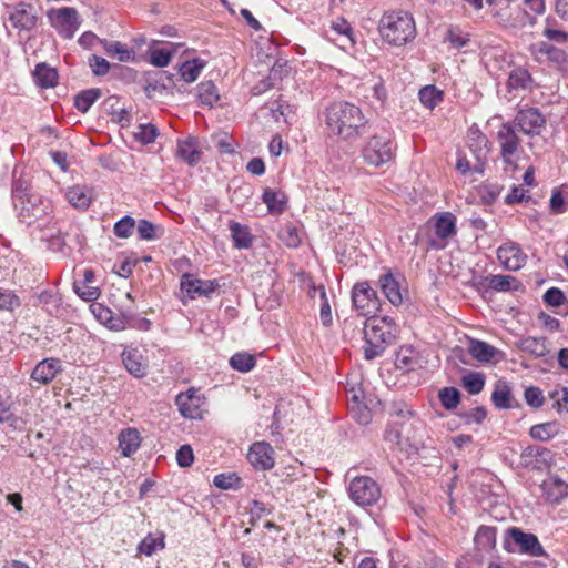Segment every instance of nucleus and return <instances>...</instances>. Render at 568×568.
I'll return each instance as SVG.
<instances>
[{
    "label": "nucleus",
    "instance_id": "052dcab7",
    "mask_svg": "<svg viewBox=\"0 0 568 568\" xmlns=\"http://www.w3.org/2000/svg\"><path fill=\"white\" fill-rule=\"evenodd\" d=\"M89 64L95 75H104L110 70V63L104 58L99 55H92Z\"/></svg>",
    "mask_w": 568,
    "mask_h": 568
},
{
    "label": "nucleus",
    "instance_id": "3c124183",
    "mask_svg": "<svg viewBox=\"0 0 568 568\" xmlns=\"http://www.w3.org/2000/svg\"><path fill=\"white\" fill-rule=\"evenodd\" d=\"M20 304V298L12 291L0 288V311L13 312Z\"/></svg>",
    "mask_w": 568,
    "mask_h": 568
},
{
    "label": "nucleus",
    "instance_id": "6e6552de",
    "mask_svg": "<svg viewBox=\"0 0 568 568\" xmlns=\"http://www.w3.org/2000/svg\"><path fill=\"white\" fill-rule=\"evenodd\" d=\"M351 499L359 506L374 505L381 497L378 484L368 476L354 478L348 487Z\"/></svg>",
    "mask_w": 568,
    "mask_h": 568
},
{
    "label": "nucleus",
    "instance_id": "5701e85b",
    "mask_svg": "<svg viewBox=\"0 0 568 568\" xmlns=\"http://www.w3.org/2000/svg\"><path fill=\"white\" fill-rule=\"evenodd\" d=\"M469 148L474 151L475 156L478 161L474 166V171L477 173H484V163L487 155V138L480 131L476 130L470 133Z\"/></svg>",
    "mask_w": 568,
    "mask_h": 568
},
{
    "label": "nucleus",
    "instance_id": "c85d7f7f",
    "mask_svg": "<svg viewBox=\"0 0 568 568\" xmlns=\"http://www.w3.org/2000/svg\"><path fill=\"white\" fill-rule=\"evenodd\" d=\"M105 53L110 57L118 58L121 62H129L134 60V51L129 49L126 44H123L119 41H100Z\"/></svg>",
    "mask_w": 568,
    "mask_h": 568
},
{
    "label": "nucleus",
    "instance_id": "7ed1b4c3",
    "mask_svg": "<svg viewBox=\"0 0 568 568\" xmlns=\"http://www.w3.org/2000/svg\"><path fill=\"white\" fill-rule=\"evenodd\" d=\"M378 29L382 38L392 45H403L416 36L412 14L402 10L384 13Z\"/></svg>",
    "mask_w": 568,
    "mask_h": 568
},
{
    "label": "nucleus",
    "instance_id": "bb28decb",
    "mask_svg": "<svg viewBox=\"0 0 568 568\" xmlns=\"http://www.w3.org/2000/svg\"><path fill=\"white\" fill-rule=\"evenodd\" d=\"M518 347L536 358L544 357L549 353L547 339L545 337L528 336L518 342Z\"/></svg>",
    "mask_w": 568,
    "mask_h": 568
},
{
    "label": "nucleus",
    "instance_id": "a19ab883",
    "mask_svg": "<svg viewBox=\"0 0 568 568\" xmlns=\"http://www.w3.org/2000/svg\"><path fill=\"white\" fill-rule=\"evenodd\" d=\"M101 97V91L99 89H89L82 91L75 97L74 105L75 108L84 113L87 112L92 104Z\"/></svg>",
    "mask_w": 568,
    "mask_h": 568
},
{
    "label": "nucleus",
    "instance_id": "58836bf2",
    "mask_svg": "<svg viewBox=\"0 0 568 568\" xmlns=\"http://www.w3.org/2000/svg\"><path fill=\"white\" fill-rule=\"evenodd\" d=\"M532 79L530 73L521 68L515 69L508 77V87L510 90L527 89Z\"/></svg>",
    "mask_w": 568,
    "mask_h": 568
},
{
    "label": "nucleus",
    "instance_id": "603ef678",
    "mask_svg": "<svg viewBox=\"0 0 568 568\" xmlns=\"http://www.w3.org/2000/svg\"><path fill=\"white\" fill-rule=\"evenodd\" d=\"M135 227V221L133 217L126 215L114 224V234L120 239H128L132 235Z\"/></svg>",
    "mask_w": 568,
    "mask_h": 568
},
{
    "label": "nucleus",
    "instance_id": "79ce46f5",
    "mask_svg": "<svg viewBox=\"0 0 568 568\" xmlns=\"http://www.w3.org/2000/svg\"><path fill=\"white\" fill-rule=\"evenodd\" d=\"M255 357L248 353H235L230 358V365L233 369L246 373L254 368Z\"/></svg>",
    "mask_w": 568,
    "mask_h": 568
},
{
    "label": "nucleus",
    "instance_id": "4c0bfd02",
    "mask_svg": "<svg viewBox=\"0 0 568 568\" xmlns=\"http://www.w3.org/2000/svg\"><path fill=\"white\" fill-rule=\"evenodd\" d=\"M197 97L202 104L213 106L219 100V93L212 81L201 82L197 87Z\"/></svg>",
    "mask_w": 568,
    "mask_h": 568
},
{
    "label": "nucleus",
    "instance_id": "dca6fc26",
    "mask_svg": "<svg viewBox=\"0 0 568 568\" xmlns=\"http://www.w3.org/2000/svg\"><path fill=\"white\" fill-rule=\"evenodd\" d=\"M219 284L215 281H202L193 278L191 275L185 274L181 280V288L184 291L190 298L196 296H209L215 292Z\"/></svg>",
    "mask_w": 568,
    "mask_h": 568
},
{
    "label": "nucleus",
    "instance_id": "e2e57ef3",
    "mask_svg": "<svg viewBox=\"0 0 568 568\" xmlns=\"http://www.w3.org/2000/svg\"><path fill=\"white\" fill-rule=\"evenodd\" d=\"M545 454L548 455L549 452L538 446H530L523 452L521 459L525 466H530L532 465V462L530 460L532 457H542Z\"/></svg>",
    "mask_w": 568,
    "mask_h": 568
},
{
    "label": "nucleus",
    "instance_id": "69168bd1",
    "mask_svg": "<svg viewBox=\"0 0 568 568\" xmlns=\"http://www.w3.org/2000/svg\"><path fill=\"white\" fill-rule=\"evenodd\" d=\"M539 322L549 332H557L560 329V322L556 317H552L551 315L541 312L538 316Z\"/></svg>",
    "mask_w": 568,
    "mask_h": 568
},
{
    "label": "nucleus",
    "instance_id": "9b49d317",
    "mask_svg": "<svg viewBox=\"0 0 568 568\" xmlns=\"http://www.w3.org/2000/svg\"><path fill=\"white\" fill-rule=\"evenodd\" d=\"M497 141L501 149V156L505 163L513 164L514 155L518 151L519 139L515 126L510 123H504L497 132Z\"/></svg>",
    "mask_w": 568,
    "mask_h": 568
},
{
    "label": "nucleus",
    "instance_id": "de8ad7c7",
    "mask_svg": "<svg viewBox=\"0 0 568 568\" xmlns=\"http://www.w3.org/2000/svg\"><path fill=\"white\" fill-rule=\"evenodd\" d=\"M281 241L288 247H297L301 243V236L295 226L287 224L280 230Z\"/></svg>",
    "mask_w": 568,
    "mask_h": 568
},
{
    "label": "nucleus",
    "instance_id": "0e129e2a",
    "mask_svg": "<svg viewBox=\"0 0 568 568\" xmlns=\"http://www.w3.org/2000/svg\"><path fill=\"white\" fill-rule=\"evenodd\" d=\"M542 34L548 40L557 42V43H565L568 41V33L566 31L554 29L550 26H547L545 28V30L542 31Z\"/></svg>",
    "mask_w": 568,
    "mask_h": 568
},
{
    "label": "nucleus",
    "instance_id": "2eb2a0df",
    "mask_svg": "<svg viewBox=\"0 0 568 568\" xmlns=\"http://www.w3.org/2000/svg\"><path fill=\"white\" fill-rule=\"evenodd\" d=\"M65 199L74 209L85 211L94 199V191L87 184H75L67 189Z\"/></svg>",
    "mask_w": 568,
    "mask_h": 568
},
{
    "label": "nucleus",
    "instance_id": "473e14b6",
    "mask_svg": "<svg viewBox=\"0 0 568 568\" xmlns=\"http://www.w3.org/2000/svg\"><path fill=\"white\" fill-rule=\"evenodd\" d=\"M491 402L496 408L507 409L511 407V392L507 383L498 381L491 394Z\"/></svg>",
    "mask_w": 568,
    "mask_h": 568
},
{
    "label": "nucleus",
    "instance_id": "0eeeda50",
    "mask_svg": "<svg viewBox=\"0 0 568 568\" xmlns=\"http://www.w3.org/2000/svg\"><path fill=\"white\" fill-rule=\"evenodd\" d=\"M352 302L362 316H373L381 305L376 291L367 281L358 282L353 286Z\"/></svg>",
    "mask_w": 568,
    "mask_h": 568
},
{
    "label": "nucleus",
    "instance_id": "9d476101",
    "mask_svg": "<svg viewBox=\"0 0 568 568\" xmlns=\"http://www.w3.org/2000/svg\"><path fill=\"white\" fill-rule=\"evenodd\" d=\"M514 123L523 133L538 135L546 124V119L538 109L525 108L517 112Z\"/></svg>",
    "mask_w": 568,
    "mask_h": 568
},
{
    "label": "nucleus",
    "instance_id": "e433bc0d",
    "mask_svg": "<svg viewBox=\"0 0 568 568\" xmlns=\"http://www.w3.org/2000/svg\"><path fill=\"white\" fill-rule=\"evenodd\" d=\"M417 363L416 354L413 348L403 346L396 354L395 365L398 369L410 371Z\"/></svg>",
    "mask_w": 568,
    "mask_h": 568
},
{
    "label": "nucleus",
    "instance_id": "6ab92c4d",
    "mask_svg": "<svg viewBox=\"0 0 568 568\" xmlns=\"http://www.w3.org/2000/svg\"><path fill=\"white\" fill-rule=\"evenodd\" d=\"M61 371V362L58 358H44L32 371L31 378L39 384L45 385L54 379Z\"/></svg>",
    "mask_w": 568,
    "mask_h": 568
},
{
    "label": "nucleus",
    "instance_id": "774afa93",
    "mask_svg": "<svg viewBox=\"0 0 568 568\" xmlns=\"http://www.w3.org/2000/svg\"><path fill=\"white\" fill-rule=\"evenodd\" d=\"M549 427L550 424L535 425L530 428V435L536 439L547 440L550 438V433L548 432Z\"/></svg>",
    "mask_w": 568,
    "mask_h": 568
},
{
    "label": "nucleus",
    "instance_id": "680f3d73",
    "mask_svg": "<svg viewBox=\"0 0 568 568\" xmlns=\"http://www.w3.org/2000/svg\"><path fill=\"white\" fill-rule=\"evenodd\" d=\"M194 460L193 449L189 445H183L176 453V462L181 467H189Z\"/></svg>",
    "mask_w": 568,
    "mask_h": 568
},
{
    "label": "nucleus",
    "instance_id": "864d4df0",
    "mask_svg": "<svg viewBox=\"0 0 568 568\" xmlns=\"http://www.w3.org/2000/svg\"><path fill=\"white\" fill-rule=\"evenodd\" d=\"M544 302L552 307H559L568 304V300L560 288L551 287L544 294Z\"/></svg>",
    "mask_w": 568,
    "mask_h": 568
},
{
    "label": "nucleus",
    "instance_id": "ddd939ff",
    "mask_svg": "<svg viewBox=\"0 0 568 568\" xmlns=\"http://www.w3.org/2000/svg\"><path fill=\"white\" fill-rule=\"evenodd\" d=\"M247 459L255 469H272L275 464L274 449L266 442H256L250 447Z\"/></svg>",
    "mask_w": 568,
    "mask_h": 568
},
{
    "label": "nucleus",
    "instance_id": "4be33fe9",
    "mask_svg": "<svg viewBox=\"0 0 568 568\" xmlns=\"http://www.w3.org/2000/svg\"><path fill=\"white\" fill-rule=\"evenodd\" d=\"M531 52L536 55L537 59L541 60L542 58H546L557 65L565 64L568 59L567 53L562 49H559L545 41L534 44L531 47Z\"/></svg>",
    "mask_w": 568,
    "mask_h": 568
},
{
    "label": "nucleus",
    "instance_id": "aec40b11",
    "mask_svg": "<svg viewBox=\"0 0 568 568\" xmlns=\"http://www.w3.org/2000/svg\"><path fill=\"white\" fill-rule=\"evenodd\" d=\"M122 362L126 371L134 377H143L146 374V362L138 348L126 347L122 352Z\"/></svg>",
    "mask_w": 568,
    "mask_h": 568
},
{
    "label": "nucleus",
    "instance_id": "ea45409f",
    "mask_svg": "<svg viewBox=\"0 0 568 568\" xmlns=\"http://www.w3.org/2000/svg\"><path fill=\"white\" fill-rule=\"evenodd\" d=\"M232 239L239 248H248L252 245V236L247 227L240 223L233 222L230 226Z\"/></svg>",
    "mask_w": 568,
    "mask_h": 568
},
{
    "label": "nucleus",
    "instance_id": "13d9d810",
    "mask_svg": "<svg viewBox=\"0 0 568 568\" xmlns=\"http://www.w3.org/2000/svg\"><path fill=\"white\" fill-rule=\"evenodd\" d=\"M525 400L532 408H539L544 404V395L540 388L530 386L525 390Z\"/></svg>",
    "mask_w": 568,
    "mask_h": 568
},
{
    "label": "nucleus",
    "instance_id": "b1692460",
    "mask_svg": "<svg viewBox=\"0 0 568 568\" xmlns=\"http://www.w3.org/2000/svg\"><path fill=\"white\" fill-rule=\"evenodd\" d=\"M9 20L16 29L20 30H30L36 26V17L26 3H19L14 7L10 12Z\"/></svg>",
    "mask_w": 568,
    "mask_h": 568
},
{
    "label": "nucleus",
    "instance_id": "f3484780",
    "mask_svg": "<svg viewBox=\"0 0 568 568\" xmlns=\"http://www.w3.org/2000/svg\"><path fill=\"white\" fill-rule=\"evenodd\" d=\"M176 156L190 166L196 165L202 159L200 141L195 136H189L178 142Z\"/></svg>",
    "mask_w": 568,
    "mask_h": 568
},
{
    "label": "nucleus",
    "instance_id": "7c9ffc66",
    "mask_svg": "<svg viewBox=\"0 0 568 568\" xmlns=\"http://www.w3.org/2000/svg\"><path fill=\"white\" fill-rule=\"evenodd\" d=\"M487 286L498 292H510L518 290L520 283L510 275L497 274L485 278Z\"/></svg>",
    "mask_w": 568,
    "mask_h": 568
},
{
    "label": "nucleus",
    "instance_id": "2f4dec72",
    "mask_svg": "<svg viewBox=\"0 0 568 568\" xmlns=\"http://www.w3.org/2000/svg\"><path fill=\"white\" fill-rule=\"evenodd\" d=\"M496 528L480 526L475 535L474 541L480 551H489L496 546Z\"/></svg>",
    "mask_w": 568,
    "mask_h": 568
},
{
    "label": "nucleus",
    "instance_id": "09e8293b",
    "mask_svg": "<svg viewBox=\"0 0 568 568\" xmlns=\"http://www.w3.org/2000/svg\"><path fill=\"white\" fill-rule=\"evenodd\" d=\"M550 399L554 400L552 407L558 412L568 413V387H559L549 394Z\"/></svg>",
    "mask_w": 568,
    "mask_h": 568
},
{
    "label": "nucleus",
    "instance_id": "a211bd4d",
    "mask_svg": "<svg viewBox=\"0 0 568 568\" xmlns=\"http://www.w3.org/2000/svg\"><path fill=\"white\" fill-rule=\"evenodd\" d=\"M436 236L445 241L456 234V216L450 212H443L435 214L430 220Z\"/></svg>",
    "mask_w": 568,
    "mask_h": 568
},
{
    "label": "nucleus",
    "instance_id": "4d7b16f0",
    "mask_svg": "<svg viewBox=\"0 0 568 568\" xmlns=\"http://www.w3.org/2000/svg\"><path fill=\"white\" fill-rule=\"evenodd\" d=\"M172 59V51L166 48L154 49L150 53V62L159 68L166 67Z\"/></svg>",
    "mask_w": 568,
    "mask_h": 568
},
{
    "label": "nucleus",
    "instance_id": "f704fd0d",
    "mask_svg": "<svg viewBox=\"0 0 568 568\" xmlns=\"http://www.w3.org/2000/svg\"><path fill=\"white\" fill-rule=\"evenodd\" d=\"M205 67V62L200 59H194L192 61H185L180 67L181 78L185 82H194L199 77L203 68Z\"/></svg>",
    "mask_w": 568,
    "mask_h": 568
},
{
    "label": "nucleus",
    "instance_id": "bf43d9fd",
    "mask_svg": "<svg viewBox=\"0 0 568 568\" xmlns=\"http://www.w3.org/2000/svg\"><path fill=\"white\" fill-rule=\"evenodd\" d=\"M74 291L81 298L88 302L97 300L100 295L98 287L88 286L85 284L80 286L78 283H74Z\"/></svg>",
    "mask_w": 568,
    "mask_h": 568
},
{
    "label": "nucleus",
    "instance_id": "393cba45",
    "mask_svg": "<svg viewBox=\"0 0 568 568\" xmlns=\"http://www.w3.org/2000/svg\"><path fill=\"white\" fill-rule=\"evenodd\" d=\"M119 447L124 457L133 455L141 445L140 433L134 428H126L119 434Z\"/></svg>",
    "mask_w": 568,
    "mask_h": 568
},
{
    "label": "nucleus",
    "instance_id": "a18cd8bd",
    "mask_svg": "<svg viewBox=\"0 0 568 568\" xmlns=\"http://www.w3.org/2000/svg\"><path fill=\"white\" fill-rule=\"evenodd\" d=\"M262 200L271 213H282L285 209V203L278 197V193L271 189L264 190Z\"/></svg>",
    "mask_w": 568,
    "mask_h": 568
},
{
    "label": "nucleus",
    "instance_id": "338daca9",
    "mask_svg": "<svg viewBox=\"0 0 568 568\" xmlns=\"http://www.w3.org/2000/svg\"><path fill=\"white\" fill-rule=\"evenodd\" d=\"M352 413L354 414V417L361 425H367L371 422V412L361 404H356L352 407Z\"/></svg>",
    "mask_w": 568,
    "mask_h": 568
},
{
    "label": "nucleus",
    "instance_id": "39448f33",
    "mask_svg": "<svg viewBox=\"0 0 568 568\" xmlns=\"http://www.w3.org/2000/svg\"><path fill=\"white\" fill-rule=\"evenodd\" d=\"M396 154V144L390 134L371 136L362 149V156L367 165L382 168L390 163Z\"/></svg>",
    "mask_w": 568,
    "mask_h": 568
},
{
    "label": "nucleus",
    "instance_id": "c03bdc74",
    "mask_svg": "<svg viewBox=\"0 0 568 568\" xmlns=\"http://www.w3.org/2000/svg\"><path fill=\"white\" fill-rule=\"evenodd\" d=\"M463 386L469 394H479L485 385V376L483 373L473 372L463 376Z\"/></svg>",
    "mask_w": 568,
    "mask_h": 568
},
{
    "label": "nucleus",
    "instance_id": "1a4fd4ad",
    "mask_svg": "<svg viewBox=\"0 0 568 568\" xmlns=\"http://www.w3.org/2000/svg\"><path fill=\"white\" fill-rule=\"evenodd\" d=\"M48 17L52 27L65 39H71L80 27L79 14L74 8L53 9Z\"/></svg>",
    "mask_w": 568,
    "mask_h": 568
},
{
    "label": "nucleus",
    "instance_id": "f257e3e1",
    "mask_svg": "<svg viewBox=\"0 0 568 568\" xmlns=\"http://www.w3.org/2000/svg\"><path fill=\"white\" fill-rule=\"evenodd\" d=\"M325 122L329 133L343 140H352L362 134L367 120L358 106L339 101L326 109Z\"/></svg>",
    "mask_w": 568,
    "mask_h": 568
},
{
    "label": "nucleus",
    "instance_id": "6e6d98bb",
    "mask_svg": "<svg viewBox=\"0 0 568 568\" xmlns=\"http://www.w3.org/2000/svg\"><path fill=\"white\" fill-rule=\"evenodd\" d=\"M138 141L143 144H150L155 141L158 136V129L153 124H141L134 133Z\"/></svg>",
    "mask_w": 568,
    "mask_h": 568
},
{
    "label": "nucleus",
    "instance_id": "f8f14e48",
    "mask_svg": "<svg viewBox=\"0 0 568 568\" xmlns=\"http://www.w3.org/2000/svg\"><path fill=\"white\" fill-rule=\"evenodd\" d=\"M176 405L181 415L190 419H201L204 398L195 389H189L186 393L176 396Z\"/></svg>",
    "mask_w": 568,
    "mask_h": 568
},
{
    "label": "nucleus",
    "instance_id": "f03ea898",
    "mask_svg": "<svg viewBox=\"0 0 568 568\" xmlns=\"http://www.w3.org/2000/svg\"><path fill=\"white\" fill-rule=\"evenodd\" d=\"M364 337L366 346L364 355L366 359H374L381 356L387 344H390L396 336V325L392 318L369 316L364 324Z\"/></svg>",
    "mask_w": 568,
    "mask_h": 568
},
{
    "label": "nucleus",
    "instance_id": "49530a36",
    "mask_svg": "<svg viewBox=\"0 0 568 568\" xmlns=\"http://www.w3.org/2000/svg\"><path fill=\"white\" fill-rule=\"evenodd\" d=\"M439 400L446 409H454L460 400L459 390L455 387H445L439 392Z\"/></svg>",
    "mask_w": 568,
    "mask_h": 568
},
{
    "label": "nucleus",
    "instance_id": "8fccbe9b",
    "mask_svg": "<svg viewBox=\"0 0 568 568\" xmlns=\"http://www.w3.org/2000/svg\"><path fill=\"white\" fill-rule=\"evenodd\" d=\"M241 478L234 474H219L214 477L213 484L220 489H234L240 486Z\"/></svg>",
    "mask_w": 568,
    "mask_h": 568
},
{
    "label": "nucleus",
    "instance_id": "423d86ee",
    "mask_svg": "<svg viewBox=\"0 0 568 568\" xmlns=\"http://www.w3.org/2000/svg\"><path fill=\"white\" fill-rule=\"evenodd\" d=\"M506 535L504 548L508 552H519L530 557H542L546 555L536 535L525 532L518 527H510L507 529Z\"/></svg>",
    "mask_w": 568,
    "mask_h": 568
},
{
    "label": "nucleus",
    "instance_id": "412c9836",
    "mask_svg": "<svg viewBox=\"0 0 568 568\" xmlns=\"http://www.w3.org/2000/svg\"><path fill=\"white\" fill-rule=\"evenodd\" d=\"M378 283L381 291L394 306L403 303L400 284L390 272L381 275Z\"/></svg>",
    "mask_w": 568,
    "mask_h": 568
},
{
    "label": "nucleus",
    "instance_id": "20e7f679",
    "mask_svg": "<svg viewBox=\"0 0 568 568\" xmlns=\"http://www.w3.org/2000/svg\"><path fill=\"white\" fill-rule=\"evenodd\" d=\"M13 203L18 212V219L27 226H31L43 220L49 211V201L42 199L39 194L31 193L27 189L16 184L13 191Z\"/></svg>",
    "mask_w": 568,
    "mask_h": 568
},
{
    "label": "nucleus",
    "instance_id": "72a5a7b5",
    "mask_svg": "<svg viewBox=\"0 0 568 568\" xmlns=\"http://www.w3.org/2000/svg\"><path fill=\"white\" fill-rule=\"evenodd\" d=\"M165 547L164 534L159 532L158 535L149 534L144 537L138 546V551L145 555L152 556L158 550Z\"/></svg>",
    "mask_w": 568,
    "mask_h": 568
},
{
    "label": "nucleus",
    "instance_id": "c756f323",
    "mask_svg": "<svg viewBox=\"0 0 568 568\" xmlns=\"http://www.w3.org/2000/svg\"><path fill=\"white\" fill-rule=\"evenodd\" d=\"M33 77L36 83L41 88H53L58 83L57 70L47 63L37 64Z\"/></svg>",
    "mask_w": 568,
    "mask_h": 568
},
{
    "label": "nucleus",
    "instance_id": "4468645a",
    "mask_svg": "<svg viewBox=\"0 0 568 568\" xmlns=\"http://www.w3.org/2000/svg\"><path fill=\"white\" fill-rule=\"evenodd\" d=\"M497 258L506 270L518 271L525 265L527 255L518 244L509 242L498 247Z\"/></svg>",
    "mask_w": 568,
    "mask_h": 568
},
{
    "label": "nucleus",
    "instance_id": "a878e982",
    "mask_svg": "<svg viewBox=\"0 0 568 568\" xmlns=\"http://www.w3.org/2000/svg\"><path fill=\"white\" fill-rule=\"evenodd\" d=\"M542 489L550 503H560L568 495L567 484L558 477H550L542 484Z\"/></svg>",
    "mask_w": 568,
    "mask_h": 568
},
{
    "label": "nucleus",
    "instance_id": "37998d69",
    "mask_svg": "<svg viewBox=\"0 0 568 568\" xmlns=\"http://www.w3.org/2000/svg\"><path fill=\"white\" fill-rule=\"evenodd\" d=\"M139 237L145 241H153L163 234V229L148 220H140L136 226Z\"/></svg>",
    "mask_w": 568,
    "mask_h": 568
},
{
    "label": "nucleus",
    "instance_id": "cd10ccee",
    "mask_svg": "<svg viewBox=\"0 0 568 568\" xmlns=\"http://www.w3.org/2000/svg\"><path fill=\"white\" fill-rule=\"evenodd\" d=\"M468 353L478 362L487 363L490 362L497 354H499V351L486 342L479 339H470Z\"/></svg>",
    "mask_w": 568,
    "mask_h": 568
},
{
    "label": "nucleus",
    "instance_id": "c9c22d12",
    "mask_svg": "<svg viewBox=\"0 0 568 568\" xmlns=\"http://www.w3.org/2000/svg\"><path fill=\"white\" fill-rule=\"evenodd\" d=\"M419 100L427 109H434L443 101V91L435 85H426L419 90Z\"/></svg>",
    "mask_w": 568,
    "mask_h": 568
},
{
    "label": "nucleus",
    "instance_id": "5fc2aeb1",
    "mask_svg": "<svg viewBox=\"0 0 568 568\" xmlns=\"http://www.w3.org/2000/svg\"><path fill=\"white\" fill-rule=\"evenodd\" d=\"M446 40L456 49L465 47L469 42L468 34L457 27H450L446 33Z\"/></svg>",
    "mask_w": 568,
    "mask_h": 568
}]
</instances>
